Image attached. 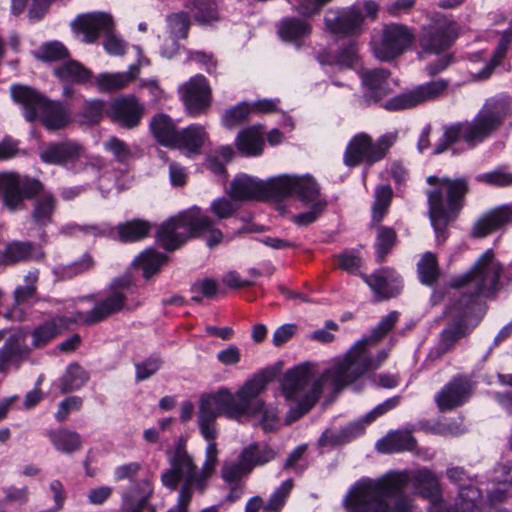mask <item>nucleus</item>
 <instances>
[{"mask_svg": "<svg viewBox=\"0 0 512 512\" xmlns=\"http://www.w3.org/2000/svg\"><path fill=\"white\" fill-rule=\"evenodd\" d=\"M250 473V470L241 461L240 456L235 462L225 463L221 470V476L226 483H241L240 480L243 476Z\"/></svg>", "mask_w": 512, "mask_h": 512, "instance_id": "55", "label": "nucleus"}, {"mask_svg": "<svg viewBox=\"0 0 512 512\" xmlns=\"http://www.w3.org/2000/svg\"><path fill=\"white\" fill-rule=\"evenodd\" d=\"M11 95L15 102L23 106L27 121H34L40 112L41 121L48 130L60 129L68 122L69 114L63 105L47 100L28 86L13 85Z\"/></svg>", "mask_w": 512, "mask_h": 512, "instance_id": "8", "label": "nucleus"}, {"mask_svg": "<svg viewBox=\"0 0 512 512\" xmlns=\"http://www.w3.org/2000/svg\"><path fill=\"white\" fill-rule=\"evenodd\" d=\"M368 340L357 341L341 359H336L322 374L312 363H303L285 372L282 394L288 401L296 402L286 414L285 423L291 424L308 413L319 400L327 385L338 393L356 383L365 373L378 369L388 358V350L382 349L372 357Z\"/></svg>", "mask_w": 512, "mask_h": 512, "instance_id": "1", "label": "nucleus"}, {"mask_svg": "<svg viewBox=\"0 0 512 512\" xmlns=\"http://www.w3.org/2000/svg\"><path fill=\"white\" fill-rule=\"evenodd\" d=\"M31 348L26 344V335L21 332L12 333L0 348V372H4L10 362L28 356Z\"/></svg>", "mask_w": 512, "mask_h": 512, "instance_id": "28", "label": "nucleus"}, {"mask_svg": "<svg viewBox=\"0 0 512 512\" xmlns=\"http://www.w3.org/2000/svg\"><path fill=\"white\" fill-rule=\"evenodd\" d=\"M132 289L133 284L130 276L125 275L115 278L110 285L109 293L97 301L92 310L77 312L74 316V322L92 325L118 313L124 308L126 297L132 293Z\"/></svg>", "mask_w": 512, "mask_h": 512, "instance_id": "13", "label": "nucleus"}, {"mask_svg": "<svg viewBox=\"0 0 512 512\" xmlns=\"http://www.w3.org/2000/svg\"><path fill=\"white\" fill-rule=\"evenodd\" d=\"M55 75L63 82L86 84L91 81L93 74L80 62L68 60L54 70Z\"/></svg>", "mask_w": 512, "mask_h": 512, "instance_id": "38", "label": "nucleus"}, {"mask_svg": "<svg viewBox=\"0 0 512 512\" xmlns=\"http://www.w3.org/2000/svg\"><path fill=\"white\" fill-rule=\"evenodd\" d=\"M0 198L10 212L24 209L25 200L35 198L31 217L40 227L52 222L57 207L56 197L45 190L42 182L15 172L0 173Z\"/></svg>", "mask_w": 512, "mask_h": 512, "instance_id": "5", "label": "nucleus"}, {"mask_svg": "<svg viewBox=\"0 0 512 512\" xmlns=\"http://www.w3.org/2000/svg\"><path fill=\"white\" fill-rule=\"evenodd\" d=\"M399 314L392 311L381 319L378 325L372 330L371 334L362 340H368L372 344H377L396 324Z\"/></svg>", "mask_w": 512, "mask_h": 512, "instance_id": "56", "label": "nucleus"}, {"mask_svg": "<svg viewBox=\"0 0 512 512\" xmlns=\"http://www.w3.org/2000/svg\"><path fill=\"white\" fill-rule=\"evenodd\" d=\"M251 112L252 107L248 103L242 102L226 110L222 116V123L228 129L235 128L242 124Z\"/></svg>", "mask_w": 512, "mask_h": 512, "instance_id": "52", "label": "nucleus"}, {"mask_svg": "<svg viewBox=\"0 0 512 512\" xmlns=\"http://www.w3.org/2000/svg\"><path fill=\"white\" fill-rule=\"evenodd\" d=\"M398 138L397 132H389L380 136L376 142L366 133L355 135L348 143L343 161L348 167L358 166L364 162L367 165L382 160Z\"/></svg>", "mask_w": 512, "mask_h": 512, "instance_id": "12", "label": "nucleus"}, {"mask_svg": "<svg viewBox=\"0 0 512 512\" xmlns=\"http://www.w3.org/2000/svg\"><path fill=\"white\" fill-rule=\"evenodd\" d=\"M183 6L199 24H211L219 20L217 4L212 0H186Z\"/></svg>", "mask_w": 512, "mask_h": 512, "instance_id": "39", "label": "nucleus"}, {"mask_svg": "<svg viewBox=\"0 0 512 512\" xmlns=\"http://www.w3.org/2000/svg\"><path fill=\"white\" fill-rule=\"evenodd\" d=\"M69 56L66 47L58 41H52L41 45L37 57L43 61H57Z\"/></svg>", "mask_w": 512, "mask_h": 512, "instance_id": "57", "label": "nucleus"}, {"mask_svg": "<svg viewBox=\"0 0 512 512\" xmlns=\"http://www.w3.org/2000/svg\"><path fill=\"white\" fill-rule=\"evenodd\" d=\"M362 430L360 424H352L338 432L327 430L319 438L318 444L321 447L343 445L360 435Z\"/></svg>", "mask_w": 512, "mask_h": 512, "instance_id": "43", "label": "nucleus"}, {"mask_svg": "<svg viewBox=\"0 0 512 512\" xmlns=\"http://www.w3.org/2000/svg\"><path fill=\"white\" fill-rule=\"evenodd\" d=\"M177 139L173 147L185 150L187 154H199L204 144L208 141L205 127L192 124L177 133Z\"/></svg>", "mask_w": 512, "mask_h": 512, "instance_id": "30", "label": "nucleus"}, {"mask_svg": "<svg viewBox=\"0 0 512 512\" xmlns=\"http://www.w3.org/2000/svg\"><path fill=\"white\" fill-rule=\"evenodd\" d=\"M292 487V479L285 480L270 496L267 504L265 505V509L269 511H279L290 494Z\"/></svg>", "mask_w": 512, "mask_h": 512, "instance_id": "58", "label": "nucleus"}, {"mask_svg": "<svg viewBox=\"0 0 512 512\" xmlns=\"http://www.w3.org/2000/svg\"><path fill=\"white\" fill-rule=\"evenodd\" d=\"M339 267L348 272L355 273L362 264L361 257L357 250H345L338 255Z\"/></svg>", "mask_w": 512, "mask_h": 512, "instance_id": "63", "label": "nucleus"}, {"mask_svg": "<svg viewBox=\"0 0 512 512\" xmlns=\"http://www.w3.org/2000/svg\"><path fill=\"white\" fill-rule=\"evenodd\" d=\"M166 22L168 29L174 39L171 43V47H162L161 55L166 58H172L176 54L179 47L177 39H186L188 37L191 21L188 13L179 11L167 15Z\"/></svg>", "mask_w": 512, "mask_h": 512, "instance_id": "27", "label": "nucleus"}, {"mask_svg": "<svg viewBox=\"0 0 512 512\" xmlns=\"http://www.w3.org/2000/svg\"><path fill=\"white\" fill-rule=\"evenodd\" d=\"M166 260L167 257L164 254L147 249L135 259V263L141 267L143 276L149 279L159 271Z\"/></svg>", "mask_w": 512, "mask_h": 512, "instance_id": "49", "label": "nucleus"}, {"mask_svg": "<svg viewBox=\"0 0 512 512\" xmlns=\"http://www.w3.org/2000/svg\"><path fill=\"white\" fill-rule=\"evenodd\" d=\"M104 147L107 151L111 152L114 159L120 163H125L132 155L128 145L116 137H110L104 143Z\"/></svg>", "mask_w": 512, "mask_h": 512, "instance_id": "59", "label": "nucleus"}, {"mask_svg": "<svg viewBox=\"0 0 512 512\" xmlns=\"http://www.w3.org/2000/svg\"><path fill=\"white\" fill-rule=\"evenodd\" d=\"M409 482L431 504L442 502L438 477L423 468L411 477L407 473H393L376 480L363 478L350 488L344 504L350 512H409L412 501L404 492Z\"/></svg>", "mask_w": 512, "mask_h": 512, "instance_id": "3", "label": "nucleus"}, {"mask_svg": "<svg viewBox=\"0 0 512 512\" xmlns=\"http://www.w3.org/2000/svg\"><path fill=\"white\" fill-rule=\"evenodd\" d=\"M471 394L470 381L465 376L457 375L436 394L435 402L439 411H450L467 402Z\"/></svg>", "mask_w": 512, "mask_h": 512, "instance_id": "21", "label": "nucleus"}, {"mask_svg": "<svg viewBox=\"0 0 512 512\" xmlns=\"http://www.w3.org/2000/svg\"><path fill=\"white\" fill-rule=\"evenodd\" d=\"M240 206L237 203V200L227 197H219L213 200L210 204V212L218 219H228L232 217L238 210Z\"/></svg>", "mask_w": 512, "mask_h": 512, "instance_id": "53", "label": "nucleus"}, {"mask_svg": "<svg viewBox=\"0 0 512 512\" xmlns=\"http://www.w3.org/2000/svg\"><path fill=\"white\" fill-rule=\"evenodd\" d=\"M263 126L254 125L241 130L236 137L237 149L246 156H259L264 149Z\"/></svg>", "mask_w": 512, "mask_h": 512, "instance_id": "31", "label": "nucleus"}, {"mask_svg": "<svg viewBox=\"0 0 512 512\" xmlns=\"http://www.w3.org/2000/svg\"><path fill=\"white\" fill-rule=\"evenodd\" d=\"M273 178L260 181L248 175H238L231 182L229 194L237 201L252 199H274Z\"/></svg>", "mask_w": 512, "mask_h": 512, "instance_id": "23", "label": "nucleus"}, {"mask_svg": "<svg viewBox=\"0 0 512 512\" xmlns=\"http://www.w3.org/2000/svg\"><path fill=\"white\" fill-rule=\"evenodd\" d=\"M427 183L435 186L427 190L429 218L438 241H445L447 226L454 221L464 206L465 196L469 192L466 177L449 178L431 175Z\"/></svg>", "mask_w": 512, "mask_h": 512, "instance_id": "6", "label": "nucleus"}, {"mask_svg": "<svg viewBox=\"0 0 512 512\" xmlns=\"http://www.w3.org/2000/svg\"><path fill=\"white\" fill-rule=\"evenodd\" d=\"M89 379L88 373L77 363L70 364L60 378L62 394L80 389Z\"/></svg>", "mask_w": 512, "mask_h": 512, "instance_id": "44", "label": "nucleus"}, {"mask_svg": "<svg viewBox=\"0 0 512 512\" xmlns=\"http://www.w3.org/2000/svg\"><path fill=\"white\" fill-rule=\"evenodd\" d=\"M324 23L326 29L336 35L355 37L361 35L365 27V15L359 6L342 9H329Z\"/></svg>", "mask_w": 512, "mask_h": 512, "instance_id": "17", "label": "nucleus"}, {"mask_svg": "<svg viewBox=\"0 0 512 512\" xmlns=\"http://www.w3.org/2000/svg\"><path fill=\"white\" fill-rule=\"evenodd\" d=\"M501 263L491 249L486 250L465 273L450 279L449 287L461 290L446 307L448 322L440 333L444 352L451 349L478 325L485 313L481 298H488L500 289Z\"/></svg>", "mask_w": 512, "mask_h": 512, "instance_id": "2", "label": "nucleus"}, {"mask_svg": "<svg viewBox=\"0 0 512 512\" xmlns=\"http://www.w3.org/2000/svg\"><path fill=\"white\" fill-rule=\"evenodd\" d=\"M144 110V106L134 96H127L114 100L106 109V113L115 124L132 129L139 125Z\"/></svg>", "mask_w": 512, "mask_h": 512, "instance_id": "22", "label": "nucleus"}, {"mask_svg": "<svg viewBox=\"0 0 512 512\" xmlns=\"http://www.w3.org/2000/svg\"><path fill=\"white\" fill-rule=\"evenodd\" d=\"M311 26L304 20L285 18L279 26V35L285 41H294L309 35Z\"/></svg>", "mask_w": 512, "mask_h": 512, "instance_id": "48", "label": "nucleus"}, {"mask_svg": "<svg viewBox=\"0 0 512 512\" xmlns=\"http://www.w3.org/2000/svg\"><path fill=\"white\" fill-rule=\"evenodd\" d=\"M256 377H260V378H262V380H264V385H263L262 391H260L256 395V397H255V402H260L261 403V407L259 409H257L253 413H245V414H243L240 417V419L242 417H252V416H255V415L261 413L262 417H261V420L259 422L261 428L266 433L272 432V431L277 430L279 428V425H280L279 417H278V410L276 408H274V407H265L264 401L262 399H260L259 396L267 389L268 383L270 381H272V379L274 378V373L272 371H270V370H263V371H261L259 373L254 374L251 378L246 380L243 385H245L249 381H252Z\"/></svg>", "mask_w": 512, "mask_h": 512, "instance_id": "25", "label": "nucleus"}, {"mask_svg": "<svg viewBox=\"0 0 512 512\" xmlns=\"http://www.w3.org/2000/svg\"><path fill=\"white\" fill-rule=\"evenodd\" d=\"M363 279L377 300L393 298L401 292L403 287L401 276L389 267L378 269L369 276L364 275Z\"/></svg>", "mask_w": 512, "mask_h": 512, "instance_id": "24", "label": "nucleus"}, {"mask_svg": "<svg viewBox=\"0 0 512 512\" xmlns=\"http://www.w3.org/2000/svg\"><path fill=\"white\" fill-rule=\"evenodd\" d=\"M180 92L189 114L196 116L210 107L211 88L203 75L192 77L180 88Z\"/></svg>", "mask_w": 512, "mask_h": 512, "instance_id": "20", "label": "nucleus"}, {"mask_svg": "<svg viewBox=\"0 0 512 512\" xmlns=\"http://www.w3.org/2000/svg\"><path fill=\"white\" fill-rule=\"evenodd\" d=\"M163 361L160 356L152 355L143 361L135 363L136 382L144 381L156 374L162 367Z\"/></svg>", "mask_w": 512, "mask_h": 512, "instance_id": "54", "label": "nucleus"}, {"mask_svg": "<svg viewBox=\"0 0 512 512\" xmlns=\"http://www.w3.org/2000/svg\"><path fill=\"white\" fill-rule=\"evenodd\" d=\"M414 39L413 32L406 25L386 24L382 28L380 39L373 43V54L380 61H392L409 49Z\"/></svg>", "mask_w": 512, "mask_h": 512, "instance_id": "14", "label": "nucleus"}, {"mask_svg": "<svg viewBox=\"0 0 512 512\" xmlns=\"http://www.w3.org/2000/svg\"><path fill=\"white\" fill-rule=\"evenodd\" d=\"M393 191L389 185H378L374 191V202L371 208L372 224L380 223L391 205Z\"/></svg>", "mask_w": 512, "mask_h": 512, "instance_id": "42", "label": "nucleus"}, {"mask_svg": "<svg viewBox=\"0 0 512 512\" xmlns=\"http://www.w3.org/2000/svg\"><path fill=\"white\" fill-rule=\"evenodd\" d=\"M139 74V66L131 65L127 72L101 73L95 78V84L101 92H112L125 87Z\"/></svg>", "mask_w": 512, "mask_h": 512, "instance_id": "35", "label": "nucleus"}, {"mask_svg": "<svg viewBox=\"0 0 512 512\" xmlns=\"http://www.w3.org/2000/svg\"><path fill=\"white\" fill-rule=\"evenodd\" d=\"M271 185L274 189L275 200H282L290 196L296 197L303 203H315L320 200V187L310 175H279L273 177Z\"/></svg>", "mask_w": 512, "mask_h": 512, "instance_id": "15", "label": "nucleus"}, {"mask_svg": "<svg viewBox=\"0 0 512 512\" xmlns=\"http://www.w3.org/2000/svg\"><path fill=\"white\" fill-rule=\"evenodd\" d=\"M72 29L84 35L83 41L94 43L100 34L105 37L104 48L111 55H122L126 43L114 34V21L109 13L92 12L77 16L72 22Z\"/></svg>", "mask_w": 512, "mask_h": 512, "instance_id": "11", "label": "nucleus"}, {"mask_svg": "<svg viewBox=\"0 0 512 512\" xmlns=\"http://www.w3.org/2000/svg\"><path fill=\"white\" fill-rule=\"evenodd\" d=\"M151 224L143 219H133L117 226L118 239L121 242H136L145 238L151 231Z\"/></svg>", "mask_w": 512, "mask_h": 512, "instance_id": "41", "label": "nucleus"}, {"mask_svg": "<svg viewBox=\"0 0 512 512\" xmlns=\"http://www.w3.org/2000/svg\"><path fill=\"white\" fill-rule=\"evenodd\" d=\"M507 113L508 107L504 101H487L471 122H457L445 126L442 137L435 145L434 154L445 152L460 138L470 147H474L500 127Z\"/></svg>", "mask_w": 512, "mask_h": 512, "instance_id": "7", "label": "nucleus"}, {"mask_svg": "<svg viewBox=\"0 0 512 512\" xmlns=\"http://www.w3.org/2000/svg\"><path fill=\"white\" fill-rule=\"evenodd\" d=\"M105 110V103L102 100H89L85 101L82 115L86 122L94 124L98 123L103 116Z\"/></svg>", "mask_w": 512, "mask_h": 512, "instance_id": "61", "label": "nucleus"}, {"mask_svg": "<svg viewBox=\"0 0 512 512\" xmlns=\"http://www.w3.org/2000/svg\"><path fill=\"white\" fill-rule=\"evenodd\" d=\"M94 266V261L92 257L88 254L82 256L81 259L72 262L68 265H64L60 268V271L63 276L72 278L76 275L82 274L86 271H89Z\"/></svg>", "mask_w": 512, "mask_h": 512, "instance_id": "60", "label": "nucleus"}, {"mask_svg": "<svg viewBox=\"0 0 512 512\" xmlns=\"http://www.w3.org/2000/svg\"><path fill=\"white\" fill-rule=\"evenodd\" d=\"M210 222V217L194 206L162 223L157 230V240L165 250H176Z\"/></svg>", "mask_w": 512, "mask_h": 512, "instance_id": "9", "label": "nucleus"}, {"mask_svg": "<svg viewBox=\"0 0 512 512\" xmlns=\"http://www.w3.org/2000/svg\"><path fill=\"white\" fill-rule=\"evenodd\" d=\"M150 130L155 139L162 145L173 147L177 133L173 120L166 114H156L150 121Z\"/></svg>", "mask_w": 512, "mask_h": 512, "instance_id": "36", "label": "nucleus"}, {"mask_svg": "<svg viewBox=\"0 0 512 512\" xmlns=\"http://www.w3.org/2000/svg\"><path fill=\"white\" fill-rule=\"evenodd\" d=\"M74 322L65 317H55L47 320L33 329L31 332L32 343L34 349L43 348L51 342L61 331L68 328L69 323Z\"/></svg>", "mask_w": 512, "mask_h": 512, "instance_id": "29", "label": "nucleus"}, {"mask_svg": "<svg viewBox=\"0 0 512 512\" xmlns=\"http://www.w3.org/2000/svg\"><path fill=\"white\" fill-rule=\"evenodd\" d=\"M53 447L61 453L73 454L82 447V438L79 433L66 429H51L46 432Z\"/></svg>", "mask_w": 512, "mask_h": 512, "instance_id": "34", "label": "nucleus"}, {"mask_svg": "<svg viewBox=\"0 0 512 512\" xmlns=\"http://www.w3.org/2000/svg\"><path fill=\"white\" fill-rule=\"evenodd\" d=\"M34 246L30 242L15 241L9 243L1 254L2 262L6 265L26 262L33 258Z\"/></svg>", "mask_w": 512, "mask_h": 512, "instance_id": "46", "label": "nucleus"}, {"mask_svg": "<svg viewBox=\"0 0 512 512\" xmlns=\"http://www.w3.org/2000/svg\"><path fill=\"white\" fill-rule=\"evenodd\" d=\"M456 36L451 22L443 17L434 18L422 27L419 46L424 53L439 54L452 45Z\"/></svg>", "mask_w": 512, "mask_h": 512, "instance_id": "18", "label": "nucleus"}, {"mask_svg": "<svg viewBox=\"0 0 512 512\" xmlns=\"http://www.w3.org/2000/svg\"><path fill=\"white\" fill-rule=\"evenodd\" d=\"M415 446L416 440L409 431H395L388 433L376 443V449L381 453L411 451Z\"/></svg>", "mask_w": 512, "mask_h": 512, "instance_id": "33", "label": "nucleus"}, {"mask_svg": "<svg viewBox=\"0 0 512 512\" xmlns=\"http://www.w3.org/2000/svg\"><path fill=\"white\" fill-rule=\"evenodd\" d=\"M390 75V71L383 68L361 71L363 94L359 97L358 104L362 107L370 106L390 94L392 91L389 83Z\"/></svg>", "mask_w": 512, "mask_h": 512, "instance_id": "19", "label": "nucleus"}, {"mask_svg": "<svg viewBox=\"0 0 512 512\" xmlns=\"http://www.w3.org/2000/svg\"><path fill=\"white\" fill-rule=\"evenodd\" d=\"M508 223H512V205H501L477 220L472 234L477 238H482Z\"/></svg>", "mask_w": 512, "mask_h": 512, "instance_id": "26", "label": "nucleus"}, {"mask_svg": "<svg viewBox=\"0 0 512 512\" xmlns=\"http://www.w3.org/2000/svg\"><path fill=\"white\" fill-rule=\"evenodd\" d=\"M481 499L482 493L473 482L461 486L455 504L456 512H475Z\"/></svg>", "mask_w": 512, "mask_h": 512, "instance_id": "45", "label": "nucleus"}, {"mask_svg": "<svg viewBox=\"0 0 512 512\" xmlns=\"http://www.w3.org/2000/svg\"><path fill=\"white\" fill-rule=\"evenodd\" d=\"M239 456L251 472L256 466L272 461L276 457V452L266 444L254 442L245 447Z\"/></svg>", "mask_w": 512, "mask_h": 512, "instance_id": "37", "label": "nucleus"}, {"mask_svg": "<svg viewBox=\"0 0 512 512\" xmlns=\"http://www.w3.org/2000/svg\"><path fill=\"white\" fill-rule=\"evenodd\" d=\"M419 279L425 285H432L439 276L437 260L434 254L427 252L417 264Z\"/></svg>", "mask_w": 512, "mask_h": 512, "instance_id": "50", "label": "nucleus"}, {"mask_svg": "<svg viewBox=\"0 0 512 512\" xmlns=\"http://www.w3.org/2000/svg\"><path fill=\"white\" fill-rule=\"evenodd\" d=\"M448 81L433 80L399 94L385 102V109L390 111L404 110L416 107L428 101L441 97L448 88Z\"/></svg>", "mask_w": 512, "mask_h": 512, "instance_id": "16", "label": "nucleus"}, {"mask_svg": "<svg viewBox=\"0 0 512 512\" xmlns=\"http://www.w3.org/2000/svg\"><path fill=\"white\" fill-rule=\"evenodd\" d=\"M326 206L327 202L325 200H317L313 203L312 208L309 211L302 212L294 216V222L300 226L309 225L316 221L320 214L325 210Z\"/></svg>", "mask_w": 512, "mask_h": 512, "instance_id": "64", "label": "nucleus"}, {"mask_svg": "<svg viewBox=\"0 0 512 512\" xmlns=\"http://www.w3.org/2000/svg\"><path fill=\"white\" fill-rule=\"evenodd\" d=\"M512 42V29L505 30L498 42L497 47L495 48L493 55L489 62L485 64V66L473 75L474 80H486L488 79L495 68L500 65L502 60L506 57L509 46Z\"/></svg>", "mask_w": 512, "mask_h": 512, "instance_id": "40", "label": "nucleus"}, {"mask_svg": "<svg viewBox=\"0 0 512 512\" xmlns=\"http://www.w3.org/2000/svg\"><path fill=\"white\" fill-rule=\"evenodd\" d=\"M476 180L493 186L505 187L512 184V174L501 170H495L478 175Z\"/></svg>", "mask_w": 512, "mask_h": 512, "instance_id": "62", "label": "nucleus"}, {"mask_svg": "<svg viewBox=\"0 0 512 512\" xmlns=\"http://www.w3.org/2000/svg\"><path fill=\"white\" fill-rule=\"evenodd\" d=\"M264 380L256 377L242 385L235 393L228 388H220L214 393L203 395L200 399L198 426L201 435L208 441L205 450V461L200 469L197 481L205 484L215 471L219 450L215 439L217 437L216 419L224 414L228 419L240 420L245 413H253L261 407L255 402L256 395L262 391Z\"/></svg>", "mask_w": 512, "mask_h": 512, "instance_id": "4", "label": "nucleus"}, {"mask_svg": "<svg viewBox=\"0 0 512 512\" xmlns=\"http://www.w3.org/2000/svg\"><path fill=\"white\" fill-rule=\"evenodd\" d=\"M397 240L396 232L391 227L378 226L376 241H375V255L378 263H382L386 256L391 252Z\"/></svg>", "mask_w": 512, "mask_h": 512, "instance_id": "47", "label": "nucleus"}, {"mask_svg": "<svg viewBox=\"0 0 512 512\" xmlns=\"http://www.w3.org/2000/svg\"><path fill=\"white\" fill-rule=\"evenodd\" d=\"M81 147L73 142L54 143L40 153V158L47 164L64 165L80 156Z\"/></svg>", "mask_w": 512, "mask_h": 512, "instance_id": "32", "label": "nucleus"}, {"mask_svg": "<svg viewBox=\"0 0 512 512\" xmlns=\"http://www.w3.org/2000/svg\"><path fill=\"white\" fill-rule=\"evenodd\" d=\"M170 468L161 474L162 484L170 489L176 490L179 482L183 480L179 495L188 496L192 499L193 488L199 492L206 489L205 484L197 481L200 470L194 462L193 457L187 452L185 444L178 443L174 452L169 457Z\"/></svg>", "mask_w": 512, "mask_h": 512, "instance_id": "10", "label": "nucleus"}, {"mask_svg": "<svg viewBox=\"0 0 512 512\" xmlns=\"http://www.w3.org/2000/svg\"><path fill=\"white\" fill-rule=\"evenodd\" d=\"M358 60V45L354 41H349L343 44L337 54L334 56L333 61L327 62L328 64H335L339 68L351 69L354 67Z\"/></svg>", "mask_w": 512, "mask_h": 512, "instance_id": "51", "label": "nucleus"}]
</instances>
